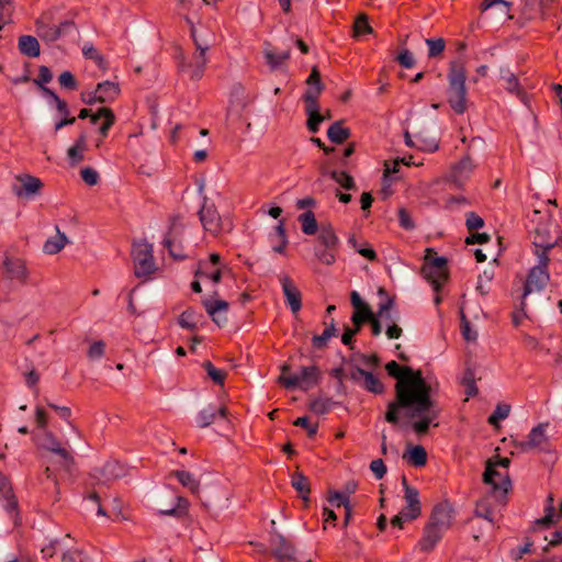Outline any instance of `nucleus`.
Instances as JSON below:
<instances>
[{"label": "nucleus", "mask_w": 562, "mask_h": 562, "mask_svg": "<svg viewBox=\"0 0 562 562\" xmlns=\"http://www.w3.org/2000/svg\"><path fill=\"white\" fill-rule=\"evenodd\" d=\"M496 468L497 463L494 462V459H488L486 461L482 481L491 486V496H493L497 502H503L512 487V481L507 472L503 474L497 471Z\"/></svg>", "instance_id": "nucleus-6"}, {"label": "nucleus", "mask_w": 562, "mask_h": 562, "mask_svg": "<svg viewBox=\"0 0 562 562\" xmlns=\"http://www.w3.org/2000/svg\"><path fill=\"white\" fill-rule=\"evenodd\" d=\"M206 201L207 199L204 198V203L198 213L203 228L213 236L223 232L229 233L233 229V222L229 218H222L215 205L207 204Z\"/></svg>", "instance_id": "nucleus-7"}, {"label": "nucleus", "mask_w": 562, "mask_h": 562, "mask_svg": "<svg viewBox=\"0 0 562 562\" xmlns=\"http://www.w3.org/2000/svg\"><path fill=\"white\" fill-rule=\"evenodd\" d=\"M305 83L310 86V88L306 89V91L302 95L303 102H308L307 98L310 97H312L314 101H318V98L325 87L322 82V76L317 66L312 67L311 74L305 80Z\"/></svg>", "instance_id": "nucleus-24"}, {"label": "nucleus", "mask_w": 562, "mask_h": 562, "mask_svg": "<svg viewBox=\"0 0 562 562\" xmlns=\"http://www.w3.org/2000/svg\"><path fill=\"white\" fill-rule=\"evenodd\" d=\"M177 477L183 487H187L193 495H198L200 491V482L190 472L184 470H176L170 473Z\"/></svg>", "instance_id": "nucleus-39"}, {"label": "nucleus", "mask_w": 562, "mask_h": 562, "mask_svg": "<svg viewBox=\"0 0 562 562\" xmlns=\"http://www.w3.org/2000/svg\"><path fill=\"white\" fill-rule=\"evenodd\" d=\"M16 181L19 184H14L12 190L18 196H31L37 194L44 186L40 178L29 173L16 176Z\"/></svg>", "instance_id": "nucleus-17"}, {"label": "nucleus", "mask_w": 562, "mask_h": 562, "mask_svg": "<svg viewBox=\"0 0 562 562\" xmlns=\"http://www.w3.org/2000/svg\"><path fill=\"white\" fill-rule=\"evenodd\" d=\"M83 56L87 59H92L95 61L97 66L105 71L109 68L108 60L98 52V49L93 45L85 46L82 48Z\"/></svg>", "instance_id": "nucleus-49"}, {"label": "nucleus", "mask_w": 562, "mask_h": 562, "mask_svg": "<svg viewBox=\"0 0 562 562\" xmlns=\"http://www.w3.org/2000/svg\"><path fill=\"white\" fill-rule=\"evenodd\" d=\"M0 496L7 501V512L13 513L18 510V501L13 494L11 483L2 472H0Z\"/></svg>", "instance_id": "nucleus-33"}, {"label": "nucleus", "mask_w": 562, "mask_h": 562, "mask_svg": "<svg viewBox=\"0 0 562 562\" xmlns=\"http://www.w3.org/2000/svg\"><path fill=\"white\" fill-rule=\"evenodd\" d=\"M510 412V406L507 404H498L492 415L488 416L487 423L492 426H497L498 422L505 419Z\"/></svg>", "instance_id": "nucleus-60"}, {"label": "nucleus", "mask_w": 562, "mask_h": 562, "mask_svg": "<svg viewBox=\"0 0 562 562\" xmlns=\"http://www.w3.org/2000/svg\"><path fill=\"white\" fill-rule=\"evenodd\" d=\"M216 416H220L222 418H227L228 416V409L226 406H221L218 408L209 406L207 408H204L199 412L196 415L195 422L196 425L200 428H205L212 425L216 418Z\"/></svg>", "instance_id": "nucleus-29"}, {"label": "nucleus", "mask_w": 562, "mask_h": 562, "mask_svg": "<svg viewBox=\"0 0 562 562\" xmlns=\"http://www.w3.org/2000/svg\"><path fill=\"white\" fill-rule=\"evenodd\" d=\"M203 307L205 308L206 313L211 317L212 322L215 323L217 326H223L227 323V317L221 316L220 312H227L229 304L225 300H215L212 301L211 299H203L201 301Z\"/></svg>", "instance_id": "nucleus-21"}, {"label": "nucleus", "mask_w": 562, "mask_h": 562, "mask_svg": "<svg viewBox=\"0 0 562 562\" xmlns=\"http://www.w3.org/2000/svg\"><path fill=\"white\" fill-rule=\"evenodd\" d=\"M55 19V10L49 9L44 11L35 20V31L37 36L45 43H55L60 37L69 34L71 31L77 30L74 19L61 21L58 25H52Z\"/></svg>", "instance_id": "nucleus-3"}, {"label": "nucleus", "mask_w": 562, "mask_h": 562, "mask_svg": "<svg viewBox=\"0 0 562 562\" xmlns=\"http://www.w3.org/2000/svg\"><path fill=\"white\" fill-rule=\"evenodd\" d=\"M198 317H201V315L194 308L188 307L178 317V324L181 328L194 331L198 328Z\"/></svg>", "instance_id": "nucleus-44"}, {"label": "nucleus", "mask_w": 562, "mask_h": 562, "mask_svg": "<svg viewBox=\"0 0 562 562\" xmlns=\"http://www.w3.org/2000/svg\"><path fill=\"white\" fill-rule=\"evenodd\" d=\"M290 371L291 366L289 363L282 364L281 374L278 378V383L286 390L299 387L302 391H307L319 382L321 371L317 366L301 367L299 375H286Z\"/></svg>", "instance_id": "nucleus-5"}, {"label": "nucleus", "mask_w": 562, "mask_h": 562, "mask_svg": "<svg viewBox=\"0 0 562 562\" xmlns=\"http://www.w3.org/2000/svg\"><path fill=\"white\" fill-rule=\"evenodd\" d=\"M426 44L428 46V58L439 57L446 47V41L442 37L427 38Z\"/></svg>", "instance_id": "nucleus-53"}, {"label": "nucleus", "mask_w": 562, "mask_h": 562, "mask_svg": "<svg viewBox=\"0 0 562 562\" xmlns=\"http://www.w3.org/2000/svg\"><path fill=\"white\" fill-rule=\"evenodd\" d=\"M547 425L539 424L533 427L528 435V439L525 441L516 442L515 446L519 448L522 452L529 451L531 449H539L540 451L550 452V442L549 438L546 435L544 427Z\"/></svg>", "instance_id": "nucleus-13"}, {"label": "nucleus", "mask_w": 562, "mask_h": 562, "mask_svg": "<svg viewBox=\"0 0 562 562\" xmlns=\"http://www.w3.org/2000/svg\"><path fill=\"white\" fill-rule=\"evenodd\" d=\"M351 135L348 127L344 126V121L339 120L334 122L327 130V137L334 144L345 143Z\"/></svg>", "instance_id": "nucleus-37"}, {"label": "nucleus", "mask_w": 562, "mask_h": 562, "mask_svg": "<svg viewBox=\"0 0 562 562\" xmlns=\"http://www.w3.org/2000/svg\"><path fill=\"white\" fill-rule=\"evenodd\" d=\"M195 46V52L192 56V61L190 64H186L183 60L179 64V69L184 70L186 67L191 68V79L200 80L205 71L207 57L206 52L210 49V43L206 38L195 40L193 41Z\"/></svg>", "instance_id": "nucleus-10"}, {"label": "nucleus", "mask_w": 562, "mask_h": 562, "mask_svg": "<svg viewBox=\"0 0 562 562\" xmlns=\"http://www.w3.org/2000/svg\"><path fill=\"white\" fill-rule=\"evenodd\" d=\"M177 217L171 220V225L169 227V232L164 238V246L167 248L168 254L176 260H183L187 258V255L183 252V247L181 243L177 244V236L175 235L176 226H177Z\"/></svg>", "instance_id": "nucleus-25"}, {"label": "nucleus", "mask_w": 562, "mask_h": 562, "mask_svg": "<svg viewBox=\"0 0 562 562\" xmlns=\"http://www.w3.org/2000/svg\"><path fill=\"white\" fill-rule=\"evenodd\" d=\"M467 69L461 59L451 60L448 71L447 102L461 115L468 110Z\"/></svg>", "instance_id": "nucleus-2"}, {"label": "nucleus", "mask_w": 562, "mask_h": 562, "mask_svg": "<svg viewBox=\"0 0 562 562\" xmlns=\"http://www.w3.org/2000/svg\"><path fill=\"white\" fill-rule=\"evenodd\" d=\"M273 555L280 562L295 561L296 548L281 533H274L271 539Z\"/></svg>", "instance_id": "nucleus-15"}, {"label": "nucleus", "mask_w": 562, "mask_h": 562, "mask_svg": "<svg viewBox=\"0 0 562 562\" xmlns=\"http://www.w3.org/2000/svg\"><path fill=\"white\" fill-rule=\"evenodd\" d=\"M323 248H338L339 238L330 223H322L317 236Z\"/></svg>", "instance_id": "nucleus-32"}, {"label": "nucleus", "mask_w": 562, "mask_h": 562, "mask_svg": "<svg viewBox=\"0 0 562 562\" xmlns=\"http://www.w3.org/2000/svg\"><path fill=\"white\" fill-rule=\"evenodd\" d=\"M45 95L55 102L56 109L61 115V119L54 126L55 133L65 126L75 124L76 117L70 115L68 103L64 99H60L52 89H45Z\"/></svg>", "instance_id": "nucleus-19"}, {"label": "nucleus", "mask_w": 562, "mask_h": 562, "mask_svg": "<svg viewBox=\"0 0 562 562\" xmlns=\"http://www.w3.org/2000/svg\"><path fill=\"white\" fill-rule=\"evenodd\" d=\"M453 519V507L450 502L436 504L431 510L429 522L447 531Z\"/></svg>", "instance_id": "nucleus-14"}, {"label": "nucleus", "mask_w": 562, "mask_h": 562, "mask_svg": "<svg viewBox=\"0 0 562 562\" xmlns=\"http://www.w3.org/2000/svg\"><path fill=\"white\" fill-rule=\"evenodd\" d=\"M542 0H526L522 14L531 20L535 19L542 11Z\"/></svg>", "instance_id": "nucleus-59"}, {"label": "nucleus", "mask_w": 562, "mask_h": 562, "mask_svg": "<svg viewBox=\"0 0 562 562\" xmlns=\"http://www.w3.org/2000/svg\"><path fill=\"white\" fill-rule=\"evenodd\" d=\"M132 257L135 267V276L137 278L147 277L154 273L155 259L153 255V245L146 240L136 241L133 244Z\"/></svg>", "instance_id": "nucleus-8"}, {"label": "nucleus", "mask_w": 562, "mask_h": 562, "mask_svg": "<svg viewBox=\"0 0 562 562\" xmlns=\"http://www.w3.org/2000/svg\"><path fill=\"white\" fill-rule=\"evenodd\" d=\"M501 79L505 81L504 88L507 92L515 94L524 104H527V93L521 88L518 78L509 70H501Z\"/></svg>", "instance_id": "nucleus-28"}, {"label": "nucleus", "mask_w": 562, "mask_h": 562, "mask_svg": "<svg viewBox=\"0 0 562 562\" xmlns=\"http://www.w3.org/2000/svg\"><path fill=\"white\" fill-rule=\"evenodd\" d=\"M465 226L470 232L476 231L484 226V221L475 212H469L467 214Z\"/></svg>", "instance_id": "nucleus-64"}, {"label": "nucleus", "mask_w": 562, "mask_h": 562, "mask_svg": "<svg viewBox=\"0 0 562 562\" xmlns=\"http://www.w3.org/2000/svg\"><path fill=\"white\" fill-rule=\"evenodd\" d=\"M371 316L372 315L352 313L351 322L353 327L351 328L348 325H345L344 333L341 335V342L352 350L355 344L353 337L361 331L363 325L368 322L369 317Z\"/></svg>", "instance_id": "nucleus-20"}, {"label": "nucleus", "mask_w": 562, "mask_h": 562, "mask_svg": "<svg viewBox=\"0 0 562 562\" xmlns=\"http://www.w3.org/2000/svg\"><path fill=\"white\" fill-rule=\"evenodd\" d=\"M328 175L345 190H357L356 182L348 172L331 170Z\"/></svg>", "instance_id": "nucleus-48"}, {"label": "nucleus", "mask_w": 562, "mask_h": 562, "mask_svg": "<svg viewBox=\"0 0 562 562\" xmlns=\"http://www.w3.org/2000/svg\"><path fill=\"white\" fill-rule=\"evenodd\" d=\"M532 245H533V254L538 257V259L543 258V256H548L549 250L554 248L558 245V238H554L550 235V231L547 225H539L532 232Z\"/></svg>", "instance_id": "nucleus-12"}, {"label": "nucleus", "mask_w": 562, "mask_h": 562, "mask_svg": "<svg viewBox=\"0 0 562 562\" xmlns=\"http://www.w3.org/2000/svg\"><path fill=\"white\" fill-rule=\"evenodd\" d=\"M100 114H103V122L99 127V133L102 138H105L111 127L115 124L116 117L113 110L106 106L100 108Z\"/></svg>", "instance_id": "nucleus-47"}, {"label": "nucleus", "mask_w": 562, "mask_h": 562, "mask_svg": "<svg viewBox=\"0 0 562 562\" xmlns=\"http://www.w3.org/2000/svg\"><path fill=\"white\" fill-rule=\"evenodd\" d=\"M53 79V72L47 66L38 67V76L33 79V82L41 89V91L45 94V89H48L45 85L50 82Z\"/></svg>", "instance_id": "nucleus-55"}, {"label": "nucleus", "mask_w": 562, "mask_h": 562, "mask_svg": "<svg viewBox=\"0 0 562 562\" xmlns=\"http://www.w3.org/2000/svg\"><path fill=\"white\" fill-rule=\"evenodd\" d=\"M336 252L337 248H315V256L326 266H331L336 262Z\"/></svg>", "instance_id": "nucleus-56"}, {"label": "nucleus", "mask_w": 562, "mask_h": 562, "mask_svg": "<svg viewBox=\"0 0 562 562\" xmlns=\"http://www.w3.org/2000/svg\"><path fill=\"white\" fill-rule=\"evenodd\" d=\"M95 472L105 481H113L123 476L124 469L117 461L111 460L105 462L102 468L95 469Z\"/></svg>", "instance_id": "nucleus-40"}, {"label": "nucleus", "mask_w": 562, "mask_h": 562, "mask_svg": "<svg viewBox=\"0 0 562 562\" xmlns=\"http://www.w3.org/2000/svg\"><path fill=\"white\" fill-rule=\"evenodd\" d=\"M443 529L428 521V524L424 528V535L418 542L419 549L424 552H430L440 541V539L443 536Z\"/></svg>", "instance_id": "nucleus-23"}, {"label": "nucleus", "mask_w": 562, "mask_h": 562, "mask_svg": "<svg viewBox=\"0 0 562 562\" xmlns=\"http://www.w3.org/2000/svg\"><path fill=\"white\" fill-rule=\"evenodd\" d=\"M5 270V276L10 280H18L20 283L25 284L27 282V268L25 261L21 258H10L5 256L2 262Z\"/></svg>", "instance_id": "nucleus-18"}, {"label": "nucleus", "mask_w": 562, "mask_h": 562, "mask_svg": "<svg viewBox=\"0 0 562 562\" xmlns=\"http://www.w3.org/2000/svg\"><path fill=\"white\" fill-rule=\"evenodd\" d=\"M460 327L463 338L467 341H475L477 338L476 331H473L471 329V324L469 319L467 318L463 308H460Z\"/></svg>", "instance_id": "nucleus-58"}, {"label": "nucleus", "mask_w": 562, "mask_h": 562, "mask_svg": "<svg viewBox=\"0 0 562 562\" xmlns=\"http://www.w3.org/2000/svg\"><path fill=\"white\" fill-rule=\"evenodd\" d=\"M415 139L417 143V149L424 151H436L438 149V143L434 138H427L422 135V133L415 134Z\"/></svg>", "instance_id": "nucleus-61"}, {"label": "nucleus", "mask_w": 562, "mask_h": 562, "mask_svg": "<svg viewBox=\"0 0 562 562\" xmlns=\"http://www.w3.org/2000/svg\"><path fill=\"white\" fill-rule=\"evenodd\" d=\"M44 477H42L41 483L43 485L44 493L47 496V501L52 504H55L59 501V485L56 476L47 467L44 471Z\"/></svg>", "instance_id": "nucleus-30"}, {"label": "nucleus", "mask_w": 562, "mask_h": 562, "mask_svg": "<svg viewBox=\"0 0 562 562\" xmlns=\"http://www.w3.org/2000/svg\"><path fill=\"white\" fill-rule=\"evenodd\" d=\"M324 325L326 326L325 329L321 335H314L312 338V345L315 349L323 350L327 347V341L331 338L337 336L338 329L336 328L335 319L331 318L330 323L327 324L324 322Z\"/></svg>", "instance_id": "nucleus-36"}, {"label": "nucleus", "mask_w": 562, "mask_h": 562, "mask_svg": "<svg viewBox=\"0 0 562 562\" xmlns=\"http://www.w3.org/2000/svg\"><path fill=\"white\" fill-rule=\"evenodd\" d=\"M33 439L40 447L58 454L63 459L61 465L67 471H69L70 467L74 465V457L68 450L60 447L58 439L52 431L45 430L42 436H35Z\"/></svg>", "instance_id": "nucleus-11"}, {"label": "nucleus", "mask_w": 562, "mask_h": 562, "mask_svg": "<svg viewBox=\"0 0 562 562\" xmlns=\"http://www.w3.org/2000/svg\"><path fill=\"white\" fill-rule=\"evenodd\" d=\"M387 374L396 380L394 385L395 397L386 406L384 419L391 425L400 424V413L405 411L408 419L417 420L411 424L412 429L418 436L429 432L430 426H438L434 423L440 409L431 397V385L423 376L420 370H414L408 366H401L395 360L385 364Z\"/></svg>", "instance_id": "nucleus-1"}, {"label": "nucleus", "mask_w": 562, "mask_h": 562, "mask_svg": "<svg viewBox=\"0 0 562 562\" xmlns=\"http://www.w3.org/2000/svg\"><path fill=\"white\" fill-rule=\"evenodd\" d=\"M404 458H407V462L415 468H422L427 464V451L419 445H407V456L404 454Z\"/></svg>", "instance_id": "nucleus-38"}, {"label": "nucleus", "mask_w": 562, "mask_h": 562, "mask_svg": "<svg viewBox=\"0 0 562 562\" xmlns=\"http://www.w3.org/2000/svg\"><path fill=\"white\" fill-rule=\"evenodd\" d=\"M177 505L175 507H171L169 509H161L160 514L165 516H173V517H182L183 515H187L188 507H189V501L183 496H177Z\"/></svg>", "instance_id": "nucleus-50"}, {"label": "nucleus", "mask_w": 562, "mask_h": 562, "mask_svg": "<svg viewBox=\"0 0 562 562\" xmlns=\"http://www.w3.org/2000/svg\"><path fill=\"white\" fill-rule=\"evenodd\" d=\"M294 426L304 428L310 438H313L318 430V424H311L310 418L307 416L299 417L293 423Z\"/></svg>", "instance_id": "nucleus-63"}, {"label": "nucleus", "mask_w": 562, "mask_h": 562, "mask_svg": "<svg viewBox=\"0 0 562 562\" xmlns=\"http://www.w3.org/2000/svg\"><path fill=\"white\" fill-rule=\"evenodd\" d=\"M291 484L304 502L305 507H307L311 493V483L308 477L302 472L296 471L291 476Z\"/></svg>", "instance_id": "nucleus-31"}, {"label": "nucleus", "mask_w": 562, "mask_h": 562, "mask_svg": "<svg viewBox=\"0 0 562 562\" xmlns=\"http://www.w3.org/2000/svg\"><path fill=\"white\" fill-rule=\"evenodd\" d=\"M432 248L426 249L425 263L422 267V274L432 285L436 293H439L443 284L449 280L448 259L437 257Z\"/></svg>", "instance_id": "nucleus-4"}, {"label": "nucleus", "mask_w": 562, "mask_h": 562, "mask_svg": "<svg viewBox=\"0 0 562 562\" xmlns=\"http://www.w3.org/2000/svg\"><path fill=\"white\" fill-rule=\"evenodd\" d=\"M333 404H334V402L330 398L319 397V398L313 400L310 403L308 407L313 413H315L317 415H324L329 412Z\"/></svg>", "instance_id": "nucleus-57"}, {"label": "nucleus", "mask_w": 562, "mask_h": 562, "mask_svg": "<svg viewBox=\"0 0 562 562\" xmlns=\"http://www.w3.org/2000/svg\"><path fill=\"white\" fill-rule=\"evenodd\" d=\"M291 57V50L286 49L281 54H276L271 49H265V58L267 64L272 70L279 68L284 61Z\"/></svg>", "instance_id": "nucleus-46"}, {"label": "nucleus", "mask_w": 562, "mask_h": 562, "mask_svg": "<svg viewBox=\"0 0 562 562\" xmlns=\"http://www.w3.org/2000/svg\"><path fill=\"white\" fill-rule=\"evenodd\" d=\"M307 99L308 102H304L305 113L307 115L306 127L311 133H317L319 131L321 123L325 120V116L319 112L318 101H314L312 97Z\"/></svg>", "instance_id": "nucleus-26"}, {"label": "nucleus", "mask_w": 562, "mask_h": 562, "mask_svg": "<svg viewBox=\"0 0 562 562\" xmlns=\"http://www.w3.org/2000/svg\"><path fill=\"white\" fill-rule=\"evenodd\" d=\"M373 29L369 24V18L366 13L359 14L353 22V36L359 37L371 34Z\"/></svg>", "instance_id": "nucleus-52"}, {"label": "nucleus", "mask_w": 562, "mask_h": 562, "mask_svg": "<svg viewBox=\"0 0 562 562\" xmlns=\"http://www.w3.org/2000/svg\"><path fill=\"white\" fill-rule=\"evenodd\" d=\"M297 221L300 222L301 229L305 235H315L319 229L315 214L311 210L300 214Z\"/></svg>", "instance_id": "nucleus-42"}, {"label": "nucleus", "mask_w": 562, "mask_h": 562, "mask_svg": "<svg viewBox=\"0 0 562 562\" xmlns=\"http://www.w3.org/2000/svg\"><path fill=\"white\" fill-rule=\"evenodd\" d=\"M474 168L475 165L473 164L472 158L470 157V155H465L451 168V177L453 182L457 186L461 187L463 181L469 179Z\"/></svg>", "instance_id": "nucleus-22"}, {"label": "nucleus", "mask_w": 562, "mask_h": 562, "mask_svg": "<svg viewBox=\"0 0 562 562\" xmlns=\"http://www.w3.org/2000/svg\"><path fill=\"white\" fill-rule=\"evenodd\" d=\"M474 514L477 518L487 520L492 527L494 526V513L488 496L482 497L476 502Z\"/></svg>", "instance_id": "nucleus-43"}, {"label": "nucleus", "mask_w": 562, "mask_h": 562, "mask_svg": "<svg viewBox=\"0 0 562 562\" xmlns=\"http://www.w3.org/2000/svg\"><path fill=\"white\" fill-rule=\"evenodd\" d=\"M95 92L100 97L101 103H106L114 101L119 97L121 90L119 83L105 80L97 85Z\"/></svg>", "instance_id": "nucleus-35"}, {"label": "nucleus", "mask_w": 562, "mask_h": 562, "mask_svg": "<svg viewBox=\"0 0 562 562\" xmlns=\"http://www.w3.org/2000/svg\"><path fill=\"white\" fill-rule=\"evenodd\" d=\"M202 367L205 369L209 378L217 385H223L226 378L227 372L221 369H217L213 366L210 360L203 362Z\"/></svg>", "instance_id": "nucleus-51"}, {"label": "nucleus", "mask_w": 562, "mask_h": 562, "mask_svg": "<svg viewBox=\"0 0 562 562\" xmlns=\"http://www.w3.org/2000/svg\"><path fill=\"white\" fill-rule=\"evenodd\" d=\"M549 262V256H543V258L538 259V263L529 270L524 284L522 299H526L531 292H540L547 286L550 280V273L548 271Z\"/></svg>", "instance_id": "nucleus-9"}, {"label": "nucleus", "mask_w": 562, "mask_h": 562, "mask_svg": "<svg viewBox=\"0 0 562 562\" xmlns=\"http://www.w3.org/2000/svg\"><path fill=\"white\" fill-rule=\"evenodd\" d=\"M280 283L285 297V303L290 306L293 314H296L302 307V294L293 280L283 274L280 277Z\"/></svg>", "instance_id": "nucleus-16"}, {"label": "nucleus", "mask_w": 562, "mask_h": 562, "mask_svg": "<svg viewBox=\"0 0 562 562\" xmlns=\"http://www.w3.org/2000/svg\"><path fill=\"white\" fill-rule=\"evenodd\" d=\"M361 386L373 394H383L385 391L384 384L370 371H366Z\"/></svg>", "instance_id": "nucleus-45"}, {"label": "nucleus", "mask_w": 562, "mask_h": 562, "mask_svg": "<svg viewBox=\"0 0 562 562\" xmlns=\"http://www.w3.org/2000/svg\"><path fill=\"white\" fill-rule=\"evenodd\" d=\"M58 82L59 86L66 90L74 91L78 88V81L74 74L69 70H66L59 75Z\"/></svg>", "instance_id": "nucleus-62"}, {"label": "nucleus", "mask_w": 562, "mask_h": 562, "mask_svg": "<svg viewBox=\"0 0 562 562\" xmlns=\"http://www.w3.org/2000/svg\"><path fill=\"white\" fill-rule=\"evenodd\" d=\"M19 50L22 55L35 58L41 54V47L37 38L32 35H22L18 42Z\"/></svg>", "instance_id": "nucleus-34"}, {"label": "nucleus", "mask_w": 562, "mask_h": 562, "mask_svg": "<svg viewBox=\"0 0 562 562\" xmlns=\"http://www.w3.org/2000/svg\"><path fill=\"white\" fill-rule=\"evenodd\" d=\"M56 232H57V235L55 237H50L45 241V244L43 246V250L45 254L56 255L68 243L67 236L65 235V233H61L59 231L58 226H56Z\"/></svg>", "instance_id": "nucleus-41"}, {"label": "nucleus", "mask_w": 562, "mask_h": 562, "mask_svg": "<svg viewBox=\"0 0 562 562\" xmlns=\"http://www.w3.org/2000/svg\"><path fill=\"white\" fill-rule=\"evenodd\" d=\"M404 498L406 501V506L403 509L404 515L407 520H415L422 514V504L419 501V492L417 488H407V493H405Z\"/></svg>", "instance_id": "nucleus-27"}, {"label": "nucleus", "mask_w": 562, "mask_h": 562, "mask_svg": "<svg viewBox=\"0 0 562 562\" xmlns=\"http://www.w3.org/2000/svg\"><path fill=\"white\" fill-rule=\"evenodd\" d=\"M350 303L355 308L353 313H360L366 315H372V310L368 303H366L357 291L350 293Z\"/></svg>", "instance_id": "nucleus-54"}]
</instances>
